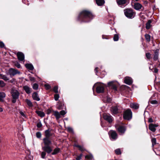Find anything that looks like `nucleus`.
I'll use <instances>...</instances> for the list:
<instances>
[{"label": "nucleus", "mask_w": 160, "mask_h": 160, "mask_svg": "<svg viewBox=\"0 0 160 160\" xmlns=\"http://www.w3.org/2000/svg\"><path fill=\"white\" fill-rule=\"evenodd\" d=\"M158 125L157 124L150 123L149 125V129L151 131L154 132L156 130V128L157 127Z\"/></svg>", "instance_id": "obj_8"}, {"label": "nucleus", "mask_w": 160, "mask_h": 160, "mask_svg": "<svg viewBox=\"0 0 160 160\" xmlns=\"http://www.w3.org/2000/svg\"><path fill=\"white\" fill-rule=\"evenodd\" d=\"M125 16L128 18H132L134 17L135 13L132 9L127 8L124 10Z\"/></svg>", "instance_id": "obj_4"}, {"label": "nucleus", "mask_w": 160, "mask_h": 160, "mask_svg": "<svg viewBox=\"0 0 160 160\" xmlns=\"http://www.w3.org/2000/svg\"><path fill=\"white\" fill-rule=\"evenodd\" d=\"M20 73V72L18 70L12 68H10L8 70V74L11 77L17 74Z\"/></svg>", "instance_id": "obj_7"}, {"label": "nucleus", "mask_w": 160, "mask_h": 160, "mask_svg": "<svg viewBox=\"0 0 160 160\" xmlns=\"http://www.w3.org/2000/svg\"><path fill=\"white\" fill-rule=\"evenodd\" d=\"M92 14L89 12L83 11L81 12L78 17V20L81 22H88L93 18Z\"/></svg>", "instance_id": "obj_1"}, {"label": "nucleus", "mask_w": 160, "mask_h": 160, "mask_svg": "<svg viewBox=\"0 0 160 160\" xmlns=\"http://www.w3.org/2000/svg\"><path fill=\"white\" fill-rule=\"evenodd\" d=\"M82 156V154H81L79 156H77V158H76V159L77 160H80L81 157Z\"/></svg>", "instance_id": "obj_49"}, {"label": "nucleus", "mask_w": 160, "mask_h": 160, "mask_svg": "<svg viewBox=\"0 0 160 160\" xmlns=\"http://www.w3.org/2000/svg\"><path fill=\"white\" fill-rule=\"evenodd\" d=\"M76 147L79 148V150L81 151H83L85 150L84 147L82 146L77 145L76 146Z\"/></svg>", "instance_id": "obj_41"}, {"label": "nucleus", "mask_w": 160, "mask_h": 160, "mask_svg": "<svg viewBox=\"0 0 160 160\" xmlns=\"http://www.w3.org/2000/svg\"><path fill=\"white\" fill-rule=\"evenodd\" d=\"M45 134L46 137L45 138H49L52 135V134L49 129L45 131Z\"/></svg>", "instance_id": "obj_22"}, {"label": "nucleus", "mask_w": 160, "mask_h": 160, "mask_svg": "<svg viewBox=\"0 0 160 160\" xmlns=\"http://www.w3.org/2000/svg\"><path fill=\"white\" fill-rule=\"evenodd\" d=\"M146 56L147 58L148 59H149L151 57V54L149 53H146Z\"/></svg>", "instance_id": "obj_50"}, {"label": "nucleus", "mask_w": 160, "mask_h": 160, "mask_svg": "<svg viewBox=\"0 0 160 160\" xmlns=\"http://www.w3.org/2000/svg\"><path fill=\"white\" fill-rule=\"evenodd\" d=\"M127 0H116V2L118 5L124 4L126 2Z\"/></svg>", "instance_id": "obj_21"}, {"label": "nucleus", "mask_w": 160, "mask_h": 160, "mask_svg": "<svg viewBox=\"0 0 160 160\" xmlns=\"http://www.w3.org/2000/svg\"><path fill=\"white\" fill-rule=\"evenodd\" d=\"M145 38L148 42H149L150 40V36L148 34H146L145 35Z\"/></svg>", "instance_id": "obj_35"}, {"label": "nucleus", "mask_w": 160, "mask_h": 160, "mask_svg": "<svg viewBox=\"0 0 160 160\" xmlns=\"http://www.w3.org/2000/svg\"><path fill=\"white\" fill-rule=\"evenodd\" d=\"M158 52H155V55L153 57V59L154 60L156 61L158 60Z\"/></svg>", "instance_id": "obj_34"}, {"label": "nucleus", "mask_w": 160, "mask_h": 160, "mask_svg": "<svg viewBox=\"0 0 160 160\" xmlns=\"http://www.w3.org/2000/svg\"><path fill=\"white\" fill-rule=\"evenodd\" d=\"M59 98V94H55L54 96V98L55 100L56 101H57L58 100Z\"/></svg>", "instance_id": "obj_42"}, {"label": "nucleus", "mask_w": 160, "mask_h": 160, "mask_svg": "<svg viewBox=\"0 0 160 160\" xmlns=\"http://www.w3.org/2000/svg\"><path fill=\"white\" fill-rule=\"evenodd\" d=\"M5 97L6 94L5 92H0V101L3 102V99L5 98Z\"/></svg>", "instance_id": "obj_20"}, {"label": "nucleus", "mask_w": 160, "mask_h": 160, "mask_svg": "<svg viewBox=\"0 0 160 160\" xmlns=\"http://www.w3.org/2000/svg\"><path fill=\"white\" fill-rule=\"evenodd\" d=\"M26 67L30 70H32L34 69V67L30 63H27L25 65Z\"/></svg>", "instance_id": "obj_23"}, {"label": "nucleus", "mask_w": 160, "mask_h": 160, "mask_svg": "<svg viewBox=\"0 0 160 160\" xmlns=\"http://www.w3.org/2000/svg\"><path fill=\"white\" fill-rule=\"evenodd\" d=\"M23 89L28 94H30L31 92L32 89L27 86H25L23 87Z\"/></svg>", "instance_id": "obj_15"}, {"label": "nucleus", "mask_w": 160, "mask_h": 160, "mask_svg": "<svg viewBox=\"0 0 160 160\" xmlns=\"http://www.w3.org/2000/svg\"><path fill=\"white\" fill-rule=\"evenodd\" d=\"M17 56L18 59L20 61H23L24 62V55L22 52H18L17 53Z\"/></svg>", "instance_id": "obj_9"}, {"label": "nucleus", "mask_w": 160, "mask_h": 160, "mask_svg": "<svg viewBox=\"0 0 160 160\" xmlns=\"http://www.w3.org/2000/svg\"><path fill=\"white\" fill-rule=\"evenodd\" d=\"M136 1H138V0H135Z\"/></svg>", "instance_id": "obj_63"}, {"label": "nucleus", "mask_w": 160, "mask_h": 160, "mask_svg": "<svg viewBox=\"0 0 160 160\" xmlns=\"http://www.w3.org/2000/svg\"><path fill=\"white\" fill-rule=\"evenodd\" d=\"M102 38L103 39H104V38H104V36H103V35L102 36Z\"/></svg>", "instance_id": "obj_62"}, {"label": "nucleus", "mask_w": 160, "mask_h": 160, "mask_svg": "<svg viewBox=\"0 0 160 160\" xmlns=\"http://www.w3.org/2000/svg\"><path fill=\"white\" fill-rule=\"evenodd\" d=\"M14 65L18 68H21L20 64L18 62H16L14 63Z\"/></svg>", "instance_id": "obj_43"}, {"label": "nucleus", "mask_w": 160, "mask_h": 160, "mask_svg": "<svg viewBox=\"0 0 160 160\" xmlns=\"http://www.w3.org/2000/svg\"><path fill=\"white\" fill-rule=\"evenodd\" d=\"M11 93L12 98V102L14 103L16 102L17 99L19 98V92L17 90L12 88L11 90Z\"/></svg>", "instance_id": "obj_3"}, {"label": "nucleus", "mask_w": 160, "mask_h": 160, "mask_svg": "<svg viewBox=\"0 0 160 160\" xmlns=\"http://www.w3.org/2000/svg\"><path fill=\"white\" fill-rule=\"evenodd\" d=\"M51 112V111L50 110H48V112H47V114H49Z\"/></svg>", "instance_id": "obj_60"}, {"label": "nucleus", "mask_w": 160, "mask_h": 160, "mask_svg": "<svg viewBox=\"0 0 160 160\" xmlns=\"http://www.w3.org/2000/svg\"><path fill=\"white\" fill-rule=\"evenodd\" d=\"M32 87L34 89L36 90L38 88V84L35 83L33 84Z\"/></svg>", "instance_id": "obj_36"}, {"label": "nucleus", "mask_w": 160, "mask_h": 160, "mask_svg": "<svg viewBox=\"0 0 160 160\" xmlns=\"http://www.w3.org/2000/svg\"><path fill=\"white\" fill-rule=\"evenodd\" d=\"M125 83L129 85H130L132 84V80L131 78L129 77H127L124 78Z\"/></svg>", "instance_id": "obj_10"}, {"label": "nucleus", "mask_w": 160, "mask_h": 160, "mask_svg": "<svg viewBox=\"0 0 160 160\" xmlns=\"http://www.w3.org/2000/svg\"><path fill=\"white\" fill-rule=\"evenodd\" d=\"M150 102L152 104H157L158 103V102L156 100H152Z\"/></svg>", "instance_id": "obj_52"}, {"label": "nucleus", "mask_w": 160, "mask_h": 160, "mask_svg": "<svg viewBox=\"0 0 160 160\" xmlns=\"http://www.w3.org/2000/svg\"><path fill=\"white\" fill-rule=\"evenodd\" d=\"M46 155V153L45 152H42L41 153V157L42 158H44Z\"/></svg>", "instance_id": "obj_46"}, {"label": "nucleus", "mask_w": 160, "mask_h": 160, "mask_svg": "<svg viewBox=\"0 0 160 160\" xmlns=\"http://www.w3.org/2000/svg\"><path fill=\"white\" fill-rule=\"evenodd\" d=\"M36 112L37 114L41 117H43L45 116L44 113L41 111H36Z\"/></svg>", "instance_id": "obj_28"}, {"label": "nucleus", "mask_w": 160, "mask_h": 160, "mask_svg": "<svg viewBox=\"0 0 160 160\" xmlns=\"http://www.w3.org/2000/svg\"><path fill=\"white\" fill-rule=\"evenodd\" d=\"M152 22V21L151 20H149L146 24V28L147 29H149L151 27V23Z\"/></svg>", "instance_id": "obj_29"}, {"label": "nucleus", "mask_w": 160, "mask_h": 160, "mask_svg": "<svg viewBox=\"0 0 160 160\" xmlns=\"http://www.w3.org/2000/svg\"><path fill=\"white\" fill-rule=\"evenodd\" d=\"M29 78L30 80L31 81H35V78L33 77H30Z\"/></svg>", "instance_id": "obj_54"}, {"label": "nucleus", "mask_w": 160, "mask_h": 160, "mask_svg": "<svg viewBox=\"0 0 160 160\" xmlns=\"http://www.w3.org/2000/svg\"><path fill=\"white\" fill-rule=\"evenodd\" d=\"M119 37L118 34H115L113 37V40L114 41H117L118 40Z\"/></svg>", "instance_id": "obj_39"}, {"label": "nucleus", "mask_w": 160, "mask_h": 160, "mask_svg": "<svg viewBox=\"0 0 160 160\" xmlns=\"http://www.w3.org/2000/svg\"><path fill=\"white\" fill-rule=\"evenodd\" d=\"M0 78L2 79L5 81H7L9 80V78L6 75L2 74H0Z\"/></svg>", "instance_id": "obj_27"}, {"label": "nucleus", "mask_w": 160, "mask_h": 160, "mask_svg": "<svg viewBox=\"0 0 160 160\" xmlns=\"http://www.w3.org/2000/svg\"><path fill=\"white\" fill-rule=\"evenodd\" d=\"M6 85V83L2 80H0V87H4Z\"/></svg>", "instance_id": "obj_38"}, {"label": "nucleus", "mask_w": 160, "mask_h": 160, "mask_svg": "<svg viewBox=\"0 0 160 160\" xmlns=\"http://www.w3.org/2000/svg\"><path fill=\"white\" fill-rule=\"evenodd\" d=\"M142 5L138 3H135L134 5V8L136 10H139L141 8Z\"/></svg>", "instance_id": "obj_18"}, {"label": "nucleus", "mask_w": 160, "mask_h": 160, "mask_svg": "<svg viewBox=\"0 0 160 160\" xmlns=\"http://www.w3.org/2000/svg\"><path fill=\"white\" fill-rule=\"evenodd\" d=\"M58 88L57 86H55L53 88V91L56 93H58Z\"/></svg>", "instance_id": "obj_44"}, {"label": "nucleus", "mask_w": 160, "mask_h": 160, "mask_svg": "<svg viewBox=\"0 0 160 160\" xmlns=\"http://www.w3.org/2000/svg\"><path fill=\"white\" fill-rule=\"evenodd\" d=\"M43 141L45 146H49L52 143L51 141L49 138H45L43 139Z\"/></svg>", "instance_id": "obj_11"}, {"label": "nucleus", "mask_w": 160, "mask_h": 160, "mask_svg": "<svg viewBox=\"0 0 160 160\" xmlns=\"http://www.w3.org/2000/svg\"><path fill=\"white\" fill-rule=\"evenodd\" d=\"M25 101L28 106L30 107H33V104L30 100L28 99H27Z\"/></svg>", "instance_id": "obj_30"}, {"label": "nucleus", "mask_w": 160, "mask_h": 160, "mask_svg": "<svg viewBox=\"0 0 160 160\" xmlns=\"http://www.w3.org/2000/svg\"><path fill=\"white\" fill-rule=\"evenodd\" d=\"M96 2L98 6H102L105 3L104 0H96Z\"/></svg>", "instance_id": "obj_19"}, {"label": "nucleus", "mask_w": 160, "mask_h": 160, "mask_svg": "<svg viewBox=\"0 0 160 160\" xmlns=\"http://www.w3.org/2000/svg\"><path fill=\"white\" fill-rule=\"evenodd\" d=\"M98 68H97V67L96 68H95V69L94 70V71L96 73V74H97V73L98 72V71H97Z\"/></svg>", "instance_id": "obj_59"}, {"label": "nucleus", "mask_w": 160, "mask_h": 160, "mask_svg": "<svg viewBox=\"0 0 160 160\" xmlns=\"http://www.w3.org/2000/svg\"><path fill=\"white\" fill-rule=\"evenodd\" d=\"M158 69L155 68L154 69V72L155 73H157L158 72Z\"/></svg>", "instance_id": "obj_58"}, {"label": "nucleus", "mask_w": 160, "mask_h": 160, "mask_svg": "<svg viewBox=\"0 0 160 160\" xmlns=\"http://www.w3.org/2000/svg\"><path fill=\"white\" fill-rule=\"evenodd\" d=\"M105 86L104 84L97 82L94 85L92 89L93 90L94 88L96 87V91L97 93H102L104 92Z\"/></svg>", "instance_id": "obj_2"}, {"label": "nucleus", "mask_w": 160, "mask_h": 160, "mask_svg": "<svg viewBox=\"0 0 160 160\" xmlns=\"http://www.w3.org/2000/svg\"><path fill=\"white\" fill-rule=\"evenodd\" d=\"M66 113V112L64 110H62L60 112V113L61 115L63 116L65 115Z\"/></svg>", "instance_id": "obj_47"}, {"label": "nucleus", "mask_w": 160, "mask_h": 160, "mask_svg": "<svg viewBox=\"0 0 160 160\" xmlns=\"http://www.w3.org/2000/svg\"><path fill=\"white\" fill-rule=\"evenodd\" d=\"M37 126L38 128H41L42 126V124L41 122H38L37 124Z\"/></svg>", "instance_id": "obj_51"}, {"label": "nucleus", "mask_w": 160, "mask_h": 160, "mask_svg": "<svg viewBox=\"0 0 160 160\" xmlns=\"http://www.w3.org/2000/svg\"><path fill=\"white\" fill-rule=\"evenodd\" d=\"M148 122H153V120L152 118H150L148 119Z\"/></svg>", "instance_id": "obj_55"}, {"label": "nucleus", "mask_w": 160, "mask_h": 160, "mask_svg": "<svg viewBox=\"0 0 160 160\" xmlns=\"http://www.w3.org/2000/svg\"><path fill=\"white\" fill-rule=\"evenodd\" d=\"M85 158L87 160H91L93 158V157L91 155H86Z\"/></svg>", "instance_id": "obj_32"}, {"label": "nucleus", "mask_w": 160, "mask_h": 160, "mask_svg": "<svg viewBox=\"0 0 160 160\" xmlns=\"http://www.w3.org/2000/svg\"><path fill=\"white\" fill-rule=\"evenodd\" d=\"M36 137L38 138H40L41 137V134L40 132H37L36 133Z\"/></svg>", "instance_id": "obj_45"}, {"label": "nucleus", "mask_w": 160, "mask_h": 160, "mask_svg": "<svg viewBox=\"0 0 160 160\" xmlns=\"http://www.w3.org/2000/svg\"><path fill=\"white\" fill-rule=\"evenodd\" d=\"M42 149L48 153H50L52 151V149L50 146H44L42 147Z\"/></svg>", "instance_id": "obj_12"}, {"label": "nucleus", "mask_w": 160, "mask_h": 160, "mask_svg": "<svg viewBox=\"0 0 160 160\" xmlns=\"http://www.w3.org/2000/svg\"><path fill=\"white\" fill-rule=\"evenodd\" d=\"M32 97L33 99L37 101H39L40 100V98L39 97L38 93L36 92H34L32 95Z\"/></svg>", "instance_id": "obj_16"}, {"label": "nucleus", "mask_w": 160, "mask_h": 160, "mask_svg": "<svg viewBox=\"0 0 160 160\" xmlns=\"http://www.w3.org/2000/svg\"><path fill=\"white\" fill-rule=\"evenodd\" d=\"M44 86L47 89H48L51 88V87L48 84H46L44 85Z\"/></svg>", "instance_id": "obj_48"}, {"label": "nucleus", "mask_w": 160, "mask_h": 160, "mask_svg": "<svg viewBox=\"0 0 160 160\" xmlns=\"http://www.w3.org/2000/svg\"><path fill=\"white\" fill-rule=\"evenodd\" d=\"M3 111L2 109L0 107V112H2Z\"/></svg>", "instance_id": "obj_61"}, {"label": "nucleus", "mask_w": 160, "mask_h": 160, "mask_svg": "<svg viewBox=\"0 0 160 160\" xmlns=\"http://www.w3.org/2000/svg\"><path fill=\"white\" fill-rule=\"evenodd\" d=\"M138 104L136 103H132L130 104V107L132 108L135 109H137L138 108Z\"/></svg>", "instance_id": "obj_25"}, {"label": "nucleus", "mask_w": 160, "mask_h": 160, "mask_svg": "<svg viewBox=\"0 0 160 160\" xmlns=\"http://www.w3.org/2000/svg\"><path fill=\"white\" fill-rule=\"evenodd\" d=\"M111 98H108V97L107 98V101L108 102H111Z\"/></svg>", "instance_id": "obj_57"}, {"label": "nucleus", "mask_w": 160, "mask_h": 160, "mask_svg": "<svg viewBox=\"0 0 160 160\" xmlns=\"http://www.w3.org/2000/svg\"><path fill=\"white\" fill-rule=\"evenodd\" d=\"M68 131L71 133H73V131L72 128L70 127H68L67 128Z\"/></svg>", "instance_id": "obj_40"}, {"label": "nucleus", "mask_w": 160, "mask_h": 160, "mask_svg": "<svg viewBox=\"0 0 160 160\" xmlns=\"http://www.w3.org/2000/svg\"><path fill=\"white\" fill-rule=\"evenodd\" d=\"M4 47V44L2 42H0V47L3 48Z\"/></svg>", "instance_id": "obj_53"}, {"label": "nucleus", "mask_w": 160, "mask_h": 160, "mask_svg": "<svg viewBox=\"0 0 160 160\" xmlns=\"http://www.w3.org/2000/svg\"><path fill=\"white\" fill-rule=\"evenodd\" d=\"M110 138L112 140H114L118 138L117 134L115 131L110 130L108 132Z\"/></svg>", "instance_id": "obj_6"}, {"label": "nucleus", "mask_w": 160, "mask_h": 160, "mask_svg": "<svg viewBox=\"0 0 160 160\" xmlns=\"http://www.w3.org/2000/svg\"><path fill=\"white\" fill-rule=\"evenodd\" d=\"M20 114H21V115L22 116H23V117H24V116H25V115L24 114V113H23V112H21H21H20Z\"/></svg>", "instance_id": "obj_56"}, {"label": "nucleus", "mask_w": 160, "mask_h": 160, "mask_svg": "<svg viewBox=\"0 0 160 160\" xmlns=\"http://www.w3.org/2000/svg\"><path fill=\"white\" fill-rule=\"evenodd\" d=\"M152 146L153 147L156 143V139L155 138H152Z\"/></svg>", "instance_id": "obj_37"}, {"label": "nucleus", "mask_w": 160, "mask_h": 160, "mask_svg": "<svg viewBox=\"0 0 160 160\" xmlns=\"http://www.w3.org/2000/svg\"><path fill=\"white\" fill-rule=\"evenodd\" d=\"M60 150V149L58 148H55L53 152H52V155H55L59 152Z\"/></svg>", "instance_id": "obj_31"}, {"label": "nucleus", "mask_w": 160, "mask_h": 160, "mask_svg": "<svg viewBox=\"0 0 160 160\" xmlns=\"http://www.w3.org/2000/svg\"><path fill=\"white\" fill-rule=\"evenodd\" d=\"M54 115L55 116L57 119H58L61 117L60 113L59 112L57 111H53Z\"/></svg>", "instance_id": "obj_26"}, {"label": "nucleus", "mask_w": 160, "mask_h": 160, "mask_svg": "<svg viewBox=\"0 0 160 160\" xmlns=\"http://www.w3.org/2000/svg\"><path fill=\"white\" fill-rule=\"evenodd\" d=\"M103 118L105 120L108 121L109 123H111L112 122V117L109 115L104 114Z\"/></svg>", "instance_id": "obj_13"}, {"label": "nucleus", "mask_w": 160, "mask_h": 160, "mask_svg": "<svg viewBox=\"0 0 160 160\" xmlns=\"http://www.w3.org/2000/svg\"><path fill=\"white\" fill-rule=\"evenodd\" d=\"M111 111L114 114H117L118 112V108L117 107H112L111 109Z\"/></svg>", "instance_id": "obj_24"}, {"label": "nucleus", "mask_w": 160, "mask_h": 160, "mask_svg": "<svg viewBox=\"0 0 160 160\" xmlns=\"http://www.w3.org/2000/svg\"><path fill=\"white\" fill-rule=\"evenodd\" d=\"M117 129L120 134H123L125 132L126 129L125 127L123 126H120L118 128H117Z\"/></svg>", "instance_id": "obj_14"}, {"label": "nucleus", "mask_w": 160, "mask_h": 160, "mask_svg": "<svg viewBox=\"0 0 160 160\" xmlns=\"http://www.w3.org/2000/svg\"><path fill=\"white\" fill-rule=\"evenodd\" d=\"M108 85L109 86H111L112 88L115 91H117V87L116 85L113 84V81L109 82L108 83Z\"/></svg>", "instance_id": "obj_17"}, {"label": "nucleus", "mask_w": 160, "mask_h": 160, "mask_svg": "<svg viewBox=\"0 0 160 160\" xmlns=\"http://www.w3.org/2000/svg\"><path fill=\"white\" fill-rule=\"evenodd\" d=\"M115 152L117 155H120L121 154V152L120 148H118L115 150Z\"/></svg>", "instance_id": "obj_33"}, {"label": "nucleus", "mask_w": 160, "mask_h": 160, "mask_svg": "<svg viewBox=\"0 0 160 160\" xmlns=\"http://www.w3.org/2000/svg\"><path fill=\"white\" fill-rule=\"evenodd\" d=\"M132 112L130 109H128L125 111L123 114V117L124 119L129 120L132 118Z\"/></svg>", "instance_id": "obj_5"}]
</instances>
